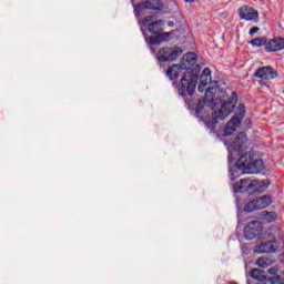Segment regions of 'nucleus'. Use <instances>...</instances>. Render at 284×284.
Wrapping results in <instances>:
<instances>
[{
  "label": "nucleus",
  "instance_id": "obj_8",
  "mask_svg": "<svg viewBox=\"0 0 284 284\" xmlns=\"http://www.w3.org/2000/svg\"><path fill=\"white\" fill-rule=\"evenodd\" d=\"M181 54H183V50H181V48H162L158 51L156 59L161 62L175 61V59H179Z\"/></svg>",
  "mask_w": 284,
  "mask_h": 284
},
{
  "label": "nucleus",
  "instance_id": "obj_23",
  "mask_svg": "<svg viewBox=\"0 0 284 284\" xmlns=\"http://www.w3.org/2000/svg\"><path fill=\"white\" fill-rule=\"evenodd\" d=\"M171 34H172V32L159 33L158 37L160 39V42L163 43V41H168V39H170Z\"/></svg>",
  "mask_w": 284,
  "mask_h": 284
},
{
  "label": "nucleus",
  "instance_id": "obj_26",
  "mask_svg": "<svg viewBox=\"0 0 284 284\" xmlns=\"http://www.w3.org/2000/svg\"><path fill=\"white\" fill-rule=\"evenodd\" d=\"M256 264L258 265V267H267V263H265L263 258H258Z\"/></svg>",
  "mask_w": 284,
  "mask_h": 284
},
{
  "label": "nucleus",
  "instance_id": "obj_1",
  "mask_svg": "<svg viewBox=\"0 0 284 284\" xmlns=\"http://www.w3.org/2000/svg\"><path fill=\"white\" fill-rule=\"evenodd\" d=\"M239 103V95L232 91L229 95L227 91H223L216 87L206 89L205 97L196 105V113L201 114L204 108L212 110V116L204 120V123L211 132H214L220 121L227 119L234 112Z\"/></svg>",
  "mask_w": 284,
  "mask_h": 284
},
{
  "label": "nucleus",
  "instance_id": "obj_11",
  "mask_svg": "<svg viewBox=\"0 0 284 284\" xmlns=\"http://www.w3.org/2000/svg\"><path fill=\"white\" fill-rule=\"evenodd\" d=\"M186 68L187 65L185 64H173L168 69L166 77H169L171 81H176L181 74L183 75L185 72H187Z\"/></svg>",
  "mask_w": 284,
  "mask_h": 284
},
{
  "label": "nucleus",
  "instance_id": "obj_28",
  "mask_svg": "<svg viewBox=\"0 0 284 284\" xmlns=\"http://www.w3.org/2000/svg\"><path fill=\"white\" fill-rule=\"evenodd\" d=\"M258 284H272V283H270V278L265 277L264 280L260 281Z\"/></svg>",
  "mask_w": 284,
  "mask_h": 284
},
{
  "label": "nucleus",
  "instance_id": "obj_25",
  "mask_svg": "<svg viewBox=\"0 0 284 284\" xmlns=\"http://www.w3.org/2000/svg\"><path fill=\"white\" fill-rule=\"evenodd\" d=\"M205 88H207V84H203V82H200L197 85L199 92H205Z\"/></svg>",
  "mask_w": 284,
  "mask_h": 284
},
{
  "label": "nucleus",
  "instance_id": "obj_9",
  "mask_svg": "<svg viewBox=\"0 0 284 284\" xmlns=\"http://www.w3.org/2000/svg\"><path fill=\"white\" fill-rule=\"evenodd\" d=\"M255 77L257 79H263L264 81H270L276 79L278 73L272 67H261L255 71Z\"/></svg>",
  "mask_w": 284,
  "mask_h": 284
},
{
  "label": "nucleus",
  "instance_id": "obj_14",
  "mask_svg": "<svg viewBox=\"0 0 284 284\" xmlns=\"http://www.w3.org/2000/svg\"><path fill=\"white\" fill-rule=\"evenodd\" d=\"M276 250H278V246L274 240L257 245V252H260V254H272L276 252Z\"/></svg>",
  "mask_w": 284,
  "mask_h": 284
},
{
  "label": "nucleus",
  "instance_id": "obj_4",
  "mask_svg": "<svg viewBox=\"0 0 284 284\" xmlns=\"http://www.w3.org/2000/svg\"><path fill=\"white\" fill-rule=\"evenodd\" d=\"M270 187V181L242 179L240 182L235 183L233 186L234 192H247L252 190L253 192H265Z\"/></svg>",
  "mask_w": 284,
  "mask_h": 284
},
{
  "label": "nucleus",
  "instance_id": "obj_31",
  "mask_svg": "<svg viewBox=\"0 0 284 284\" xmlns=\"http://www.w3.org/2000/svg\"><path fill=\"white\" fill-rule=\"evenodd\" d=\"M268 274H276V270H274V268H268Z\"/></svg>",
  "mask_w": 284,
  "mask_h": 284
},
{
  "label": "nucleus",
  "instance_id": "obj_12",
  "mask_svg": "<svg viewBox=\"0 0 284 284\" xmlns=\"http://www.w3.org/2000/svg\"><path fill=\"white\" fill-rule=\"evenodd\" d=\"M240 19L244 21H256V19H258V11L254 10L252 7H242L240 9Z\"/></svg>",
  "mask_w": 284,
  "mask_h": 284
},
{
  "label": "nucleus",
  "instance_id": "obj_30",
  "mask_svg": "<svg viewBox=\"0 0 284 284\" xmlns=\"http://www.w3.org/2000/svg\"><path fill=\"white\" fill-rule=\"evenodd\" d=\"M150 21H152V17H145V18H144V23H148V22H150Z\"/></svg>",
  "mask_w": 284,
  "mask_h": 284
},
{
  "label": "nucleus",
  "instance_id": "obj_3",
  "mask_svg": "<svg viewBox=\"0 0 284 284\" xmlns=\"http://www.w3.org/2000/svg\"><path fill=\"white\" fill-rule=\"evenodd\" d=\"M264 166L263 160L254 158L252 153L241 155L236 162L237 170H242L244 174H258Z\"/></svg>",
  "mask_w": 284,
  "mask_h": 284
},
{
  "label": "nucleus",
  "instance_id": "obj_20",
  "mask_svg": "<svg viewBox=\"0 0 284 284\" xmlns=\"http://www.w3.org/2000/svg\"><path fill=\"white\" fill-rule=\"evenodd\" d=\"M271 234L273 235V241L276 243V241H283V230H281L280 227L273 229L271 231Z\"/></svg>",
  "mask_w": 284,
  "mask_h": 284
},
{
  "label": "nucleus",
  "instance_id": "obj_13",
  "mask_svg": "<svg viewBox=\"0 0 284 284\" xmlns=\"http://www.w3.org/2000/svg\"><path fill=\"white\" fill-rule=\"evenodd\" d=\"M266 52H278L284 50V38L278 37L268 41L265 45Z\"/></svg>",
  "mask_w": 284,
  "mask_h": 284
},
{
  "label": "nucleus",
  "instance_id": "obj_29",
  "mask_svg": "<svg viewBox=\"0 0 284 284\" xmlns=\"http://www.w3.org/2000/svg\"><path fill=\"white\" fill-rule=\"evenodd\" d=\"M236 176V171L231 172V181H235Z\"/></svg>",
  "mask_w": 284,
  "mask_h": 284
},
{
  "label": "nucleus",
  "instance_id": "obj_19",
  "mask_svg": "<svg viewBox=\"0 0 284 284\" xmlns=\"http://www.w3.org/2000/svg\"><path fill=\"white\" fill-rule=\"evenodd\" d=\"M250 276H251V278H255V281H260V282L265 278L263 273L258 268H252L250 271Z\"/></svg>",
  "mask_w": 284,
  "mask_h": 284
},
{
  "label": "nucleus",
  "instance_id": "obj_17",
  "mask_svg": "<svg viewBox=\"0 0 284 284\" xmlns=\"http://www.w3.org/2000/svg\"><path fill=\"white\" fill-rule=\"evenodd\" d=\"M200 83H203L204 85H207L209 83H212V71L210 68H205L200 75Z\"/></svg>",
  "mask_w": 284,
  "mask_h": 284
},
{
  "label": "nucleus",
  "instance_id": "obj_22",
  "mask_svg": "<svg viewBox=\"0 0 284 284\" xmlns=\"http://www.w3.org/2000/svg\"><path fill=\"white\" fill-rule=\"evenodd\" d=\"M268 283H272V284H284V278L281 277L280 275H275V276L268 278Z\"/></svg>",
  "mask_w": 284,
  "mask_h": 284
},
{
  "label": "nucleus",
  "instance_id": "obj_24",
  "mask_svg": "<svg viewBox=\"0 0 284 284\" xmlns=\"http://www.w3.org/2000/svg\"><path fill=\"white\" fill-rule=\"evenodd\" d=\"M149 43L152 45H159L161 43V39L158 37H149Z\"/></svg>",
  "mask_w": 284,
  "mask_h": 284
},
{
  "label": "nucleus",
  "instance_id": "obj_15",
  "mask_svg": "<svg viewBox=\"0 0 284 284\" xmlns=\"http://www.w3.org/2000/svg\"><path fill=\"white\" fill-rule=\"evenodd\" d=\"M140 10H161L163 2L161 0H146L139 4Z\"/></svg>",
  "mask_w": 284,
  "mask_h": 284
},
{
  "label": "nucleus",
  "instance_id": "obj_18",
  "mask_svg": "<svg viewBox=\"0 0 284 284\" xmlns=\"http://www.w3.org/2000/svg\"><path fill=\"white\" fill-rule=\"evenodd\" d=\"M250 43L253 45V48H262V45H265V43H267V40L263 37H257L251 40Z\"/></svg>",
  "mask_w": 284,
  "mask_h": 284
},
{
  "label": "nucleus",
  "instance_id": "obj_2",
  "mask_svg": "<svg viewBox=\"0 0 284 284\" xmlns=\"http://www.w3.org/2000/svg\"><path fill=\"white\" fill-rule=\"evenodd\" d=\"M199 57L194 52H189L182 58V65H186V72H184L181 81L179 93L182 97H192L194 94V90H196V81H199V77L194 73V64L196 63Z\"/></svg>",
  "mask_w": 284,
  "mask_h": 284
},
{
  "label": "nucleus",
  "instance_id": "obj_7",
  "mask_svg": "<svg viewBox=\"0 0 284 284\" xmlns=\"http://www.w3.org/2000/svg\"><path fill=\"white\" fill-rule=\"evenodd\" d=\"M272 205V196L263 195L255 200L250 201L245 207L244 212H257V210H265V207H270Z\"/></svg>",
  "mask_w": 284,
  "mask_h": 284
},
{
  "label": "nucleus",
  "instance_id": "obj_10",
  "mask_svg": "<svg viewBox=\"0 0 284 284\" xmlns=\"http://www.w3.org/2000/svg\"><path fill=\"white\" fill-rule=\"evenodd\" d=\"M261 223L258 221H253L251 223H248L245 227H244V236L246 239V241H252L253 239H256V235L258 234V232H261Z\"/></svg>",
  "mask_w": 284,
  "mask_h": 284
},
{
  "label": "nucleus",
  "instance_id": "obj_32",
  "mask_svg": "<svg viewBox=\"0 0 284 284\" xmlns=\"http://www.w3.org/2000/svg\"><path fill=\"white\" fill-rule=\"evenodd\" d=\"M168 26H169V28H174V22H173V21H170V22L168 23Z\"/></svg>",
  "mask_w": 284,
  "mask_h": 284
},
{
  "label": "nucleus",
  "instance_id": "obj_27",
  "mask_svg": "<svg viewBox=\"0 0 284 284\" xmlns=\"http://www.w3.org/2000/svg\"><path fill=\"white\" fill-rule=\"evenodd\" d=\"M258 30H260L258 27H253L250 29L248 34H251V36L256 34V32H258Z\"/></svg>",
  "mask_w": 284,
  "mask_h": 284
},
{
  "label": "nucleus",
  "instance_id": "obj_5",
  "mask_svg": "<svg viewBox=\"0 0 284 284\" xmlns=\"http://www.w3.org/2000/svg\"><path fill=\"white\" fill-rule=\"evenodd\" d=\"M245 104H239L235 109L234 116L227 122L225 129H224V136H232L234 132H236V128L241 125V121L245 119Z\"/></svg>",
  "mask_w": 284,
  "mask_h": 284
},
{
  "label": "nucleus",
  "instance_id": "obj_21",
  "mask_svg": "<svg viewBox=\"0 0 284 284\" xmlns=\"http://www.w3.org/2000/svg\"><path fill=\"white\" fill-rule=\"evenodd\" d=\"M278 219V215L274 212H266L264 214V221H267V223H273V221H276Z\"/></svg>",
  "mask_w": 284,
  "mask_h": 284
},
{
  "label": "nucleus",
  "instance_id": "obj_6",
  "mask_svg": "<svg viewBox=\"0 0 284 284\" xmlns=\"http://www.w3.org/2000/svg\"><path fill=\"white\" fill-rule=\"evenodd\" d=\"M247 142V135L243 132L237 134L233 143L229 145V163H233L234 156H239L243 152V146Z\"/></svg>",
  "mask_w": 284,
  "mask_h": 284
},
{
  "label": "nucleus",
  "instance_id": "obj_16",
  "mask_svg": "<svg viewBox=\"0 0 284 284\" xmlns=\"http://www.w3.org/2000/svg\"><path fill=\"white\" fill-rule=\"evenodd\" d=\"M163 26H165V22L163 20H156L149 24H146L149 32L151 34H159L163 30Z\"/></svg>",
  "mask_w": 284,
  "mask_h": 284
}]
</instances>
